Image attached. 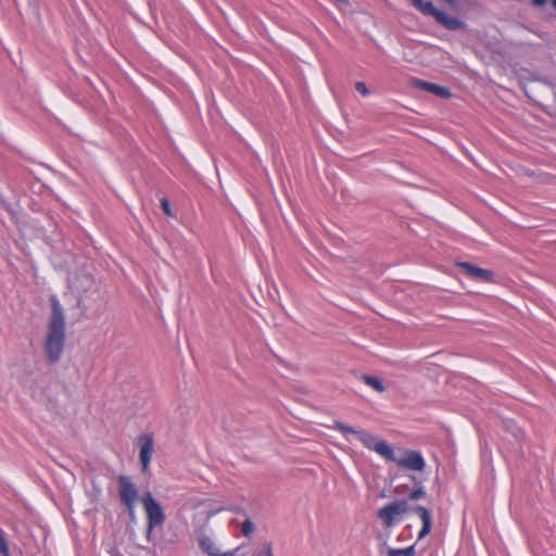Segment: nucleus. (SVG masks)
Here are the masks:
<instances>
[{
    "label": "nucleus",
    "instance_id": "obj_1",
    "mask_svg": "<svg viewBox=\"0 0 556 556\" xmlns=\"http://www.w3.org/2000/svg\"><path fill=\"white\" fill-rule=\"evenodd\" d=\"M52 315L49 323L47 339L45 342V352L48 359L52 363L61 358L65 342V318L60 302L53 298Z\"/></svg>",
    "mask_w": 556,
    "mask_h": 556
},
{
    "label": "nucleus",
    "instance_id": "obj_2",
    "mask_svg": "<svg viewBox=\"0 0 556 556\" xmlns=\"http://www.w3.org/2000/svg\"><path fill=\"white\" fill-rule=\"evenodd\" d=\"M332 429L342 432L349 440V435H354L366 448L376 452L386 459H394V451L392 446L383 440H379L374 434L356 430L341 421H334L331 426Z\"/></svg>",
    "mask_w": 556,
    "mask_h": 556
},
{
    "label": "nucleus",
    "instance_id": "obj_3",
    "mask_svg": "<svg viewBox=\"0 0 556 556\" xmlns=\"http://www.w3.org/2000/svg\"><path fill=\"white\" fill-rule=\"evenodd\" d=\"M408 510L405 500L386 504L378 510V517L387 528L393 527Z\"/></svg>",
    "mask_w": 556,
    "mask_h": 556
},
{
    "label": "nucleus",
    "instance_id": "obj_4",
    "mask_svg": "<svg viewBox=\"0 0 556 556\" xmlns=\"http://www.w3.org/2000/svg\"><path fill=\"white\" fill-rule=\"evenodd\" d=\"M142 504L147 515V523L150 525V530L161 527L165 521V513L161 504L156 502L150 492L143 496Z\"/></svg>",
    "mask_w": 556,
    "mask_h": 556
},
{
    "label": "nucleus",
    "instance_id": "obj_5",
    "mask_svg": "<svg viewBox=\"0 0 556 556\" xmlns=\"http://www.w3.org/2000/svg\"><path fill=\"white\" fill-rule=\"evenodd\" d=\"M418 10L426 15L433 16L438 23L450 30L460 29L465 26L460 20L435 9L430 1H425Z\"/></svg>",
    "mask_w": 556,
    "mask_h": 556
},
{
    "label": "nucleus",
    "instance_id": "obj_6",
    "mask_svg": "<svg viewBox=\"0 0 556 556\" xmlns=\"http://www.w3.org/2000/svg\"><path fill=\"white\" fill-rule=\"evenodd\" d=\"M391 460L399 467L413 471H422L426 467V462L421 453L412 450L404 451L400 457L394 456V459Z\"/></svg>",
    "mask_w": 556,
    "mask_h": 556
},
{
    "label": "nucleus",
    "instance_id": "obj_7",
    "mask_svg": "<svg viewBox=\"0 0 556 556\" xmlns=\"http://www.w3.org/2000/svg\"><path fill=\"white\" fill-rule=\"evenodd\" d=\"M137 444L140 448L139 458L142 471L148 472L154 453V438L152 433H142L138 437Z\"/></svg>",
    "mask_w": 556,
    "mask_h": 556
},
{
    "label": "nucleus",
    "instance_id": "obj_8",
    "mask_svg": "<svg viewBox=\"0 0 556 556\" xmlns=\"http://www.w3.org/2000/svg\"><path fill=\"white\" fill-rule=\"evenodd\" d=\"M118 485L122 503L125 504L126 506H130V504H136L139 497V492L137 486L130 480V478L127 476H119Z\"/></svg>",
    "mask_w": 556,
    "mask_h": 556
},
{
    "label": "nucleus",
    "instance_id": "obj_9",
    "mask_svg": "<svg viewBox=\"0 0 556 556\" xmlns=\"http://www.w3.org/2000/svg\"><path fill=\"white\" fill-rule=\"evenodd\" d=\"M458 267H460L464 273L476 280L479 281H491L493 278V273L483 268H480L471 263H458Z\"/></svg>",
    "mask_w": 556,
    "mask_h": 556
},
{
    "label": "nucleus",
    "instance_id": "obj_10",
    "mask_svg": "<svg viewBox=\"0 0 556 556\" xmlns=\"http://www.w3.org/2000/svg\"><path fill=\"white\" fill-rule=\"evenodd\" d=\"M412 84L414 87L425 90V91H428V92L435 94L440 98L447 99L451 97L450 90L445 87H442V86H439V85H435L432 83H428L425 80H420V79H414L412 81Z\"/></svg>",
    "mask_w": 556,
    "mask_h": 556
},
{
    "label": "nucleus",
    "instance_id": "obj_11",
    "mask_svg": "<svg viewBox=\"0 0 556 556\" xmlns=\"http://www.w3.org/2000/svg\"><path fill=\"white\" fill-rule=\"evenodd\" d=\"M414 510L419 515V517L422 521V528L418 533V540H421L426 535H428L431 531V528H432L431 514L427 508H425L422 506H417Z\"/></svg>",
    "mask_w": 556,
    "mask_h": 556
},
{
    "label": "nucleus",
    "instance_id": "obj_12",
    "mask_svg": "<svg viewBox=\"0 0 556 556\" xmlns=\"http://www.w3.org/2000/svg\"><path fill=\"white\" fill-rule=\"evenodd\" d=\"M199 545L208 556H219L220 549L210 536L201 535Z\"/></svg>",
    "mask_w": 556,
    "mask_h": 556
},
{
    "label": "nucleus",
    "instance_id": "obj_13",
    "mask_svg": "<svg viewBox=\"0 0 556 556\" xmlns=\"http://www.w3.org/2000/svg\"><path fill=\"white\" fill-rule=\"evenodd\" d=\"M362 380L377 392H383L386 390L383 382L376 376L365 375Z\"/></svg>",
    "mask_w": 556,
    "mask_h": 556
},
{
    "label": "nucleus",
    "instance_id": "obj_14",
    "mask_svg": "<svg viewBox=\"0 0 556 556\" xmlns=\"http://www.w3.org/2000/svg\"><path fill=\"white\" fill-rule=\"evenodd\" d=\"M388 556H413L415 553L414 546L405 547V548H391L388 547L386 551Z\"/></svg>",
    "mask_w": 556,
    "mask_h": 556
},
{
    "label": "nucleus",
    "instance_id": "obj_15",
    "mask_svg": "<svg viewBox=\"0 0 556 556\" xmlns=\"http://www.w3.org/2000/svg\"><path fill=\"white\" fill-rule=\"evenodd\" d=\"M255 530L254 523L250 519H245L242 523L241 532L244 536H250Z\"/></svg>",
    "mask_w": 556,
    "mask_h": 556
},
{
    "label": "nucleus",
    "instance_id": "obj_16",
    "mask_svg": "<svg viewBox=\"0 0 556 556\" xmlns=\"http://www.w3.org/2000/svg\"><path fill=\"white\" fill-rule=\"evenodd\" d=\"M257 556H274L273 546L270 543H265L260 549Z\"/></svg>",
    "mask_w": 556,
    "mask_h": 556
},
{
    "label": "nucleus",
    "instance_id": "obj_17",
    "mask_svg": "<svg viewBox=\"0 0 556 556\" xmlns=\"http://www.w3.org/2000/svg\"><path fill=\"white\" fill-rule=\"evenodd\" d=\"M355 89L363 96L368 97L370 94L369 89L367 88L366 84L363 81H357L355 84Z\"/></svg>",
    "mask_w": 556,
    "mask_h": 556
},
{
    "label": "nucleus",
    "instance_id": "obj_18",
    "mask_svg": "<svg viewBox=\"0 0 556 556\" xmlns=\"http://www.w3.org/2000/svg\"><path fill=\"white\" fill-rule=\"evenodd\" d=\"M161 206L167 216L172 217L174 215L167 199L164 198L161 200Z\"/></svg>",
    "mask_w": 556,
    "mask_h": 556
},
{
    "label": "nucleus",
    "instance_id": "obj_19",
    "mask_svg": "<svg viewBox=\"0 0 556 556\" xmlns=\"http://www.w3.org/2000/svg\"><path fill=\"white\" fill-rule=\"evenodd\" d=\"M0 552L4 556H9V548H8L7 542H5L4 538H3V533H2L1 530H0Z\"/></svg>",
    "mask_w": 556,
    "mask_h": 556
},
{
    "label": "nucleus",
    "instance_id": "obj_20",
    "mask_svg": "<svg viewBox=\"0 0 556 556\" xmlns=\"http://www.w3.org/2000/svg\"><path fill=\"white\" fill-rule=\"evenodd\" d=\"M425 495V490L422 488L416 489L409 494L410 500H417L419 497H422Z\"/></svg>",
    "mask_w": 556,
    "mask_h": 556
},
{
    "label": "nucleus",
    "instance_id": "obj_21",
    "mask_svg": "<svg viewBox=\"0 0 556 556\" xmlns=\"http://www.w3.org/2000/svg\"><path fill=\"white\" fill-rule=\"evenodd\" d=\"M129 517L132 521L136 520V504H130V506H126Z\"/></svg>",
    "mask_w": 556,
    "mask_h": 556
},
{
    "label": "nucleus",
    "instance_id": "obj_22",
    "mask_svg": "<svg viewBox=\"0 0 556 556\" xmlns=\"http://www.w3.org/2000/svg\"><path fill=\"white\" fill-rule=\"evenodd\" d=\"M240 547L233 549V551H229V552H225L223 553L222 551L219 552V556H238V552H239Z\"/></svg>",
    "mask_w": 556,
    "mask_h": 556
},
{
    "label": "nucleus",
    "instance_id": "obj_23",
    "mask_svg": "<svg viewBox=\"0 0 556 556\" xmlns=\"http://www.w3.org/2000/svg\"><path fill=\"white\" fill-rule=\"evenodd\" d=\"M410 3L416 8L419 9L420 5L425 2V0H409Z\"/></svg>",
    "mask_w": 556,
    "mask_h": 556
},
{
    "label": "nucleus",
    "instance_id": "obj_24",
    "mask_svg": "<svg viewBox=\"0 0 556 556\" xmlns=\"http://www.w3.org/2000/svg\"><path fill=\"white\" fill-rule=\"evenodd\" d=\"M152 531H153V530H150V525H149V523H147V533H146V535H147V539H148V540H151Z\"/></svg>",
    "mask_w": 556,
    "mask_h": 556
},
{
    "label": "nucleus",
    "instance_id": "obj_25",
    "mask_svg": "<svg viewBox=\"0 0 556 556\" xmlns=\"http://www.w3.org/2000/svg\"><path fill=\"white\" fill-rule=\"evenodd\" d=\"M112 556H122L118 552H114Z\"/></svg>",
    "mask_w": 556,
    "mask_h": 556
},
{
    "label": "nucleus",
    "instance_id": "obj_26",
    "mask_svg": "<svg viewBox=\"0 0 556 556\" xmlns=\"http://www.w3.org/2000/svg\"><path fill=\"white\" fill-rule=\"evenodd\" d=\"M445 1L451 3V4L455 3V0H445Z\"/></svg>",
    "mask_w": 556,
    "mask_h": 556
}]
</instances>
